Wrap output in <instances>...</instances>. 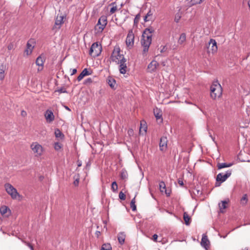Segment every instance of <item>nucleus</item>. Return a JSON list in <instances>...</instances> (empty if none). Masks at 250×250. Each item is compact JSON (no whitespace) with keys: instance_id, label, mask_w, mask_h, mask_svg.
<instances>
[{"instance_id":"f257e3e1","label":"nucleus","mask_w":250,"mask_h":250,"mask_svg":"<svg viewBox=\"0 0 250 250\" xmlns=\"http://www.w3.org/2000/svg\"><path fill=\"white\" fill-rule=\"evenodd\" d=\"M154 30L152 27L146 28L144 31L142 39L141 44L144 49L143 54L145 55L148 51L150 45L152 42V34L154 32Z\"/></svg>"},{"instance_id":"f03ea898","label":"nucleus","mask_w":250,"mask_h":250,"mask_svg":"<svg viewBox=\"0 0 250 250\" xmlns=\"http://www.w3.org/2000/svg\"><path fill=\"white\" fill-rule=\"evenodd\" d=\"M223 89L221 85L217 82H214L210 86V97L213 99L220 98L222 95Z\"/></svg>"},{"instance_id":"7ed1b4c3","label":"nucleus","mask_w":250,"mask_h":250,"mask_svg":"<svg viewBox=\"0 0 250 250\" xmlns=\"http://www.w3.org/2000/svg\"><path fill=\"white\" fill-rule=\"evenodd\" d=\"M4 186L6 192L10 195L12 199L14 200L18 199L20 200L21 195L18 193L17 190L11 184L6 183Z\"/></svg>"},{"instance_id":"20e7f679","label":"nucleus","mask_w":250,"mask_h":250,"mask_svg":"<svg viewBox=\"0 0 250 250\" xmlns=\"http://www.w3.org/2000/svg\"><path fill=\"white\" fill-rule=\"evenodd\" d=\"M102 51V47L101 44H99L97 42L93 43L89 51V54L94 57L99 56Z\"/></svg>"},{"instance_id":"39448f33","label":"nucleus","mask_w":250,"mask_h":250,"mask_svg":"<svg viewBox=\"0 0 250 250\" xmlns=\"http://www.w3.org/2000/svg\"><path fill=\"white\" fill-rule=\"evenodd\" d=\"M110 59L112 62L117 63L121 61V60L125 59L124 55L120 54V49L119 47H114Z\"/></svg>"},{"instance_id":"423d86ee","label":"nucleus","mask_w":250,"mask_h":250,"mask_svg":"<svg viewBox=\"0 0 250 250\" xmlns=\"http://www.w3.org/2000/svg\"><path fill=\"white\" fill-rule=\"evenodd\" d=\"M231 172V170H228L225 174H223V173H219L216 178V182L215 183V186L216 187L220 186L221 183L225 182L229 177L230 176Z\"/></svg>"},{"instance_id":"0eeeda50","label":"nucleus","mask_w":250,"mask_h":250,"mask_svg":"<svg viewBox=\"0 0 250 250\" xmlns=\"http://www.w3.org/2000/svg\"><path fill=\"white\" fill-rule=\"evenodd\" d=\"M107 23V17L105 16H101L95 26V29L97 30L98 32H102L106 25Z\"/></svg>"},{"instance_id":"6e6552de","label":"nucleus","mask_w":250,"mask_h":250,"mask_svg":"<svg viewBox=\"0 0 250 250\" xmlns=\"http://www.w3.org/2000/svg\"><path fill=\"white\" fill-rule=\"evenodd\" d=\"M125 42L126 45L128 47L131 48L133 46L134 43V35L132 30H130L128 31Z\"/></svg>"},{"instance_id":"1a4fd4ad","label":"nucleus","mask_w":250,"mask_h":250,"mask_svg":"<svg viewBox=\"0 0 250 250\" xmlns=\"http://www.w3.org/2000/svg\"><path fill=\"white\" fill-rule=\"evenodd\" d=\"M30 147L34 153L37 154V156H41L42 154L43 151L42 147L37 142L32 143Z\"/></svg>"},{"instance_id":"9d476101","label":"nucleus","mask_w":250,"mask_h":250,"mask_svg":"<svg viewBox=\"0 0 250 250\" xmlns=\"http://www.w3.org/2000/svg\"><path fill=\"white\" fill-rule=\"evenodd\" d=\"M44 115L47 123H51L55 120V116L53 111L51 110H46Z\"/></svg>"},{"instance_id":"9b49d317","label":"nucleus","mask_w":250,"mask_h":250,"mask_svg":"<svg viewBox=\"0 0 250 250\" xmlns=\"http://www.w3.org/2000/svg\"><path fill=\"white\" fill-rule=\"evenodd\" d=\"M126 62V60L125 59L124 60L122 59L121 61L118 63V64H119V70L121 74H125L126 72L127 66Z\"/></svg>"},{"instance_id":"f8f14e48","label":"nucleus","mask_w":250,"mask_h":250,"mask_svg":"<svg viewBox=\"0 0 250 250\" xmlns=\"http://www.w3.org/2000/svg\"><path fill=\"white\" fill-rule=\"evenodd\" d=\"M167 138L165 136H162L160 138V143H159V147L161 151H164L166 150L167 148Z\"/></svg>"},{"instance_id":"ddd939ff","label":"nucleus","mask_w":250,"mask_h":250,"mask_svg":"<svg viewBox=\"0 0 250 250\" xmlns=\"http://www.w3.org/2000/svg\"><path fill=\"white\" fill-rule=\"evenodd\" d=\"M208 49H209L210 46L211 45V53L212 54H214L216 53L217 51V43L215 40L214 39H210V41L208 43Z\"/></svg>"},{"instance_id":"4468645a","label":"nucleus","mask_w":250,"mask_h":250,"mask_svg":"<svg viewBox=\"0 0 250 250\" xmlns=\"http://www.w3.org/2000/svg\"><path fill=\"white\" fill-rule=\"evenodd\" d=\"M63 23V16H57L55 20V26L53 27V29L55 28L60 29L61 25Z\"/></svg>"},{"instance_id":"2eb2a0df","label":"nucleus","mask_w":250,"mask_h":250,"mask_svg":"<svg viewBox=\"0 0 250 250\" xmlns=\"http://www.w3.org/2000/svg\"><path fill=\"white\" fill-rule=\"evenodd\" d=\"M159 66V63L156 61H152L147 66V69L150 72H154L157 66Z\"/></svg>"},{"instance_id":"dca6fc26","label":"nucleus","mask_w":250,"mask_h":250,"mask_svg":"<svg viewBox=\"0 0 250 250\" xmlns=\"http://www.w3.org/2000/svg\"><path fill=\"white\" fill-rule=\"evenodd\" d=\"M153 112L156 120H160V123H162L163 122L162 111L160 109L156 108L154 109Z\"/></svg>"},{"instance_id":"f3484780","label":"nucleus","mask_w":250,"mask_h":250,"mask_svg":"<svg viewBox=\"0 0 250 250\" xmlns=\"http://www.w3.org/2000/svg\"><path fill=\"white\" fill-rule=\"evenodd\" d=\"M45 61V59L44 58L42 57L41 56H39L36 61V63L37 65H38L41 68H38V70L40 71L42 70L43 68V64Z\"/></svg>"},{"instance_id":"a211bd4d","label":"nucleus","mask_w":250,"mask_h":250,"mask_svg":"<svg viewBox=\"0 0 250 250\" xmlns=\"http://www.w3.org/2000/svg\"><path fill=\"white\" fill-rule=\"evenodd\" d=\"M125 237L126 235L124 232H120L118 233L117 238L120 244L122 245L124 244Z\"/></svg>"},{"instance_id":"6ab92c4d","label":"nucleus","mask_w":250,"mask_h":250,"mask_svg":"<svg viewBox=\"0 0 250 250\" xmlns=\"http://www.w3.org/2000/svg\"><path fill=\"white\" fill-rule=\"evenodd\" d=\"M209 243V242L208 240V237L206 235L204 234L203 235L201 245L202 246L204 247L205 249H207V248L208 247V244Z\"/></svg>"},{"instance_id":"aec40b11","label":"nucleus","mask_w":250,"mask_h":250,"mask_svg":"<svg viewBox=\"0 0 250 250\" xmlns=\"http://www.w3.org/2000/svg\"><path fill=\"white\" fill-rule=\"evenodd\" d=\"M106 81L107 83L112 89H116V81L114 78L111 77H108Z\"/></svg>"},{"instance_id":"412c9836","label":"nucleus","mask_w":250,"mask_h":250,"mask_svg":"<svg viewBox=\"0 0 250 250\" xmlns=\"http://www.w3.org/2000/svg\"><path fill=\"white\" fill-rule=\"evenodd\" d=\"M229 202V200L228 201H222L221 203L219 204V207L220 208V212L221 213H224L225 212L224 209L227 208V205Z\"/></svg>"},{"instance_id":"4be33fe9","label":"nucleus","mask_w":250,"mask_h":250,"mask_svg":"<svg viewBox=\"0 0 250 250\" xmlns=\"http://www.w3.org/2000/svg\"><path fill=\"white\" fill-rule=\"evenodd\" d=\"M90 74V73H89L87 68H84L82 71V72L80 73V74L78 76L77 80L78 81H80L81 80H82L83 79V78L84 76L89 75Z\"/></svg>"},{"instance_id":"5701e85b","label":"nucleus","mask_w":250,"mask_h":250,"mask_svg":"<svg viewBox=\"0 0 250 250\" xmlns=\"http://www.w3.org/2000/svg\"><path fill=\"white\" fill-rule=\"evenodd\" d=\"M112 6L110 9V11L109 13V15H111L114 13L117 10V5H115V2H112L110 4H109L107 8L109 6Z\"/></svg>"},{"instance_id":"b1692460","label":"nucleus","mask_w":250,"mask_h":250,"mask_svg":"<svg viewBox=\"0 0 250 250\" xmlns=\"http://www.w3.org/2000/svg\"><path fill=\"white\" fill-rule=\"evenodd\" d=\"M55 137L56 138H59L61 140H63L64 138V134L58 128L55 129Z\"/></svg>"},{"instance_id":"393cba45","label":"nucleus","mask_w":250,"mask_h":250,"mask_svg":"<svg viewBox=\"0 0 250 250\" xmlns=\"http://www.w3.org/2000/svg\"><path fill=\"white\" fill-rule=\"evenodd\" d=\"M232 165V163H218L217 167L218 169H221L222 168H225V167H231Z\"/></svg>"},{"instance_id":"a878e982","label":"nucleus","mask_w":250,"mask_h":250,"mask_svg":"<svg viewBox=\"0 0 250 250\" xmlns=\"http://www.w3.org/2000/svg\"><path fill=\"white\" fill-rule=\"evenodd\" d=\"M120 178L121 179L126 181L128 178V173L127 171L125 169H123L120 173Z\"/></svg>"},{"instance_id":"bb28decb","label":"nucleus","mask_w":250,"mask_h":250,"mask_svg":"<svg viewBox=\"0 0 250 250\" xmlns=\"http://www.w3.org/2000/svg\"><path fill=\"white\" fill-rule=\"evenodd\" d=\"M183 218L185 222V224L188 226L190 224V218L188 216L187 212H185L183 214Z\"/></svg>"},{"instance_id":"cd10ccee","label":"nucleus","mask_w":250,"mask_h":250,"mask_svg":"<svg viewBox=\"0 0 250 250\" xmlns=\"http://www.w3.org/2000/svg\"><path fill=\"white\" fill-rule=\"evenodd\" d=\"M33 48L34 46H32V45L30 44L29 42H28L27 43V48L25 50V52L26 53V54L27 55H29L31 54Z\"/></svg>"},{"instance_id":"c85d7f7f","label":"nucleus","mask_w":250,"mask_h":250,"mask_svg":"<svg viewBox=\"0 0 250 250\" xmlns=\"http://www.w3.org/2000/svg\"><path fill=\"white\" fill-rule=\"evenodd\" d=\"M186 40V35L185 33H182L178 40V43L182 44H183Z\"/></svg>"},{"instance_id":"c756f323","label":"nucleus","mask_w":250,"mask_h":250,"mask_svg":"<svg viewBox=\"0 0 250 250\" xmlns=\"http://www.w3.org/2000/svg\"><path fill=\"white\" fill-rule=\"evenodd\" d=\"M5 67L3 65L0 66V80H2L4 78Z\"/></svg>"},{"instance_id":"7c9ffc66","label":"nucleus","mask_w":250,"mask_h":250,"mask_svg":"<svg viewBox=\"0 0 250 250\" xmlns=\"http://www.w3.org/2000/svg\"><path fill=\"white\" fill-rule=\"evenodd\" d=\"M100 250H112V248L110 244H104Z\"/></svg>"},{"instance_id":"2f4dec72","label":"nucleus","mask_w":250,"mask_h":250,"mask_svg":"<svg viewBox=\"0 0 250 250\" xmlns=\"http://www.w3.org/2000/svg\"><path fill=\"white\" fill-rule=\"evenodd\" d=\"M130 205L132 211L136 210V206L135 205V197L131 201Z\"/></svg>"},{"instance_id":"473e14b6","label":"nucleus","mask_w":250,"mask_h":250,"mask_svg":"<svg viewBox=\"0 0 250 250\" xmlns=\"http://www.w3.org/2000/svg\"><path fill=\"white\" fill-rule=\"evenodd\" d=\"M8 209L10 210L9 208L7 207H6L5 206H2L0 208V212L1 214H2V215L5 214L7 212Z\"/></svg>"},{"instance_id":"72a5a7b5","label":"nucleus","mask_w":250,"mask_h":250,"mask_svg":"<svg viewBox=\"0 0 250 250\" xmlns=\"http://www.w3.org/2000/svg\"><path fill=\"white\" fill-rule=\"evenodd\" d=\"M111 189L113 192L117 191L118 189V185L116 181H114L112 183Z\"/></svg>"},{"instance_id":"f704fd0d","label":"nucleus","mask_w":250,"mask_h":250,"mask_svg":"<svg viewBox=\"0 0 250 250\" xmlns=\"http://www.w3.org/2000/svg\"><path fill=\"white\" fill-rule=\"evenodd\" d=\"M62 145L59 142H56L54 143V147L56 150H59L62 147Z\"/></svg>"},{"instance_id":"c9c22d12","label":"nucleus","mask_w":250,"mask_h":250,"mask_svg":"<svg viewBox=\"0 0 250 250\" xmlns=\"http://www.w3.org/2000/svg\"><path fill=\"white\" fill-rule=\"evenodd\" d=\"M247 201H248L247 195V194H245L243 195V196L242 197V198L241 199V204L243 205H245L247 204Z\"/></svg>"},{"instance_id":"e433bc0d","label":"nucleus","mask_w":250,"mask_h":250,"mask_svg":"<svg viewBox=\"0 0 250 250\" xmlns=\"http://www.w3.org/2000/svg\"><path fill=\"white\" fill-rule=\"evenodd\" d=\"M159 188H160V191L161 192H163L164 190H165L166 189V185H165V182H164L163 181H161L159 183Z\"/></svg>"},{"instance_id":"4c0bfd02","label":"nucleus","mask_w":250,"mask_h":250,"mask_svg":"<svg viewBox=\"0 0 250 250\" xmlns=\"http://www.w3.org/2000/svg\"><path fill=\"white\" fill-rule=\"evenodd\" d=\"M203 0H191L190 3L191 5H195L200 4Z\"/></svg>"},{"instance_id":"58836bf2","label":"nucleus","mask_w":250,"mask_h":250,"mask_svg":"<svg viewBox=\"0 0 250 250\" xmlns=\"http://www.w3.org/2000/svg\"><path fill=\"white\" fill-rule=\"evenodd\" d=\"M55 92H58L59 93H67V91L66 90L65 88L63 87H62L59 88L58 90H56Z\"/></svg>"},{"instance_id":"ea45409f","label":"nucleus","mask_w":250,"mask_h":250,"mask_svg":"<svg viewBox=\"0 0 250 250\" xmlns=\"http://www.w3.org/2000/svg\"><path fill=\"white\" fill-rule=\"evenodd\" d=\"M92 82H93L92 79H91L90 78H88L84 80L83 84L88 85V84L91 83H92Z\"/></svg>"},{"instance_id":"a19ab883","label":"nucleus","mask_w":250,"mask_h":250,"mask_svg":"<svg viewBox=\"0 0 250 250\" xmlns=\"http://www.w3.org/2000/svg\"><path fill=\"white\" fill-rule=\"evenodd\" d=\"M140 17L141 16H140V14H138L137 15H136L134 20V23L135 24H137L139 22V20L140 19Z\"/></svg>"},{"instance_id":"79ce46f5","label":"nucleus","mask_w":250,"mask_h":250,"mask_svg":"<svg viewBox=\"0 0 250 250\" xmlns=\"http://www.w3.org/2000/svg\"><path fill=\"white\" fill-rule=\"evenodd\" d=\"M181 18V15L180 13H178L175 15V18H174V21L176 22H178L179 20H180Z\"/></svg>"},{"instance_id":"37998d69","label":"nucleus","mask_w":250,"mask_h":250,"mask_svg":"<svg viewBox=\"0 0 250 250\" xmlns=\"http://www.w3.org/2000/svg\"><path fill=\"white\" fill-rule=\"evenodd\" d=\"M119 197L122 200H125L126 197L125 195L122 191L120 192Z\"/></svg>"},{"instance_id":"c03bdc74","label":"nucleus","mask_w":250,"mask_h":250,"mask_svg":"<svg viewBox=\"0 0 250 250\" xmlns=\"http://www.w3.org/2000/svg\"><path fill=\"white\" fill-rule=\"evenodd\" d=\"M24 243L28 247H29L31 250H34L33 246L30 243L27 242H25Z\"/></svg>"},{"instance_id":"a18cd8bd","label":"nucleus","mask_w":250,"mask_h":250,"mask_svg":"<svg viewBox=\"0 0 250 250\" xmlns=\"http://www.w3.org/2000/svg\"><path fill=\"white\" fill-rule=\"evenodd\" d=\"M178 183L181 186H183L184 185V183H183V180L182 179H180V178L178 179Z\"/></svg>"},{"instance_id":"49530a36","label":"nucleus","mask_w":250,"mask_h":250,"mask_svg":"<svg viewBox=\"0 0 250 250\" xmlns=\"http://www.w3.org/2000/svg\"><path fill=\"white\" fill-rule=\"evenodd\" d=\"M167 47L166 45L163 46L162 49L161 50L160 52L161 53L165 52L167 51Z\"/></svg>"},{"instance_id":"de8ad7c7","label":"nucleus","mask_w":250,"mask_h":250,"mask_svg":"<svg viewBox=\"0 0 250 250\" xmlns=\"http://www.w3.org/2000/svg\"><path fill=\"white\" fill-rule=\"evenodd\" d=\"M165 193L166 194L167 196H169L170 195L171 191L167 190L166 189L165 190Z\"/></svg>"},{"instance_id":"09e8293b","label":"nucleus","mask_w":250,"mask_h":250,"mask_svg":"<svg viewBox=\"0 0 250 250\" xmlns=\"http://www.w3.org/2000/svg\"><path fill=\"white\" fill-rule=\"evenodd\" d=\"M21 115L22 117H25L27 115L26 112L24 110H22L21 111Z\"/></svg>"},{"instance_id":"8fccbe9b","label":"nucleus","mask_w":250,"mask_h":250,"mask_svg":"<svg viewBox=\"0 0 250 250\" xmlns=\"http://www.w3.org/2000/svg\"><path fill=\"white\" fill-rule=\"evenodd\" d=\"M152 239L154 241H157V239L158 238V235L156 234H154L153 236H152Z\"/></svg>"},{"instance_id":"3c124183","label":"nucleus","mask_w":250,"mask_h":250,"mask_svg":"<svg viewBox=\"0 0 250 250\" xmlns=\"http://www.w3.org/2000/svg\"><path fill=\"white\" fill-rule=\"evenodd\" d=\"M13 47V44L12 43H10L8 46L7 48L9 50H11Z\"/></svg>"},{"instance_id":"603ef678","label":"nucleus","mask_w":250,"mask_h":250,"mask_svg":"<svg viewBox=\"0 0 250 250\" xmlns=\"http://www.w3.org/2000/svg\"><path fill=\"white\" fill-rule=\"evenodd\" d=\"M70 70H71V69H70ZM77 70L76 68L72 69V73L71 74V75H73L75 74V73H77Z\"/></svg>"},{"instance_id":"864d4df0","label":"nucleus","mask_w":250,"mask_h":250,"mask_svg":"<svg viewBox=\"0 0 250 250\" xmlns=\"http://www.w3.org/2000/svg\"><path fill=\"white\" fill-rule=\"evenodd\" d=\"M101 235V232L100 231H96L95 232V235L98 238Z\"/></svg>"},{"instance_id":"5fc2aeb1","label":"nucleus","mask_w":250,"mask_h":250,"mask_svg":"<svg viewBox=\"0 0 250 250\" xmlns=\"http://www.w3.org/2000/svg\"><path fill=\"white\" fill-rule=\"evenodd\" d=\"M77 163V165H78V167H81L82 166V162L81 161H80V160H78Z\"/></svg>"},{"instance_id":"6e6d98bb","label":"nucleus","mask_w":250,"mask_h":250,"mask_svg":"<svg viewBox=\"0 0 250 250\" xmlns=\"http://www.w3.org/2000/svg\"><path fill=\"white\" fill-rule=\"evenodd\" d=\"M79 184V180L77 179L74 181V185L76 186H78Z\"/></svg>"},{"instance_id":"4d7b16f0","label":"nucleus","mask_w":250,"mask_h":250,"mask_svg":"<svg viewBox=\"0 0 250 250\" xmlns=\"http://www.w3.org/2000/svg\"><path fill=\"white\" fill-rule=\"evenodd\" d=\"M152 13H151V11L149 10V12L147 13V14H146V16L149 17V16H152Z\"/></svg>"},{"instance_id":"13d9d810","label":"nucleus","mask_w":250,"mask_h":250,"mask_svg":"<svg viewBox=\"0 0 250 250\" xmlns=\"http://www.w3.org/2000/svg\"><path fill=\"white\" fill-rule=\"evenodd\" d=\"M148 17L146 15V16H145V17H144V21H149V19H148Z\"/></svg>"},{"instance_id":"bf43d9fd","label":"nucleus","mask_w":250,"mask_h":250,"mask_svg":"<svg viewBox=\"0 0 250 250\" xmlns=\"http://www.w3.org/2000/svg\"><path fill=\"white\" fill-rule=\"evenodd\" d=\"M132 132H133V130L132 129L129 130L128 131V133L129 134H130V133H131Z\"/></svg>"},{"instance_id":"052dcab7","label":"nucleus","mask_w":250,"mask_h":250,"mask_svg":"<svg viewBox=\"0 0 250 250\" xmlns=\"http://www.w3.org/2000/svg\"><path fill=\"white\" fill-rule=\"evenodd\" d=\"M65 108L66 109H67V110H68V111H70V109L68 106H65Z\"/></svg>"},{"instance_id":"680f3d73","label":"nucleus","mask_w":250,"mask_h":250,"mask_svg":"<svg viewBox=\"0 0 250 250\" xmlns=\"http://www.w3.org/2000/svg\"><path fill=\"white\" fill-rule=\"evenodd\" d=\"M242 250H248V248H245V249Z\"/></svg>"}]
</instances>
